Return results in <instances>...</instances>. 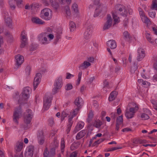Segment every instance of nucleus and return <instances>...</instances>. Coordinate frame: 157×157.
I'll list each match as a JSON object with an SVG mask.
<instances>
[{
  "label": "nucleus",
  "instance_id": "40",
  "mask_svg": "<svg viewBox=\"0 0 157 157\" xmlns=\"http://www.w3.org/2000/svg\"><path fill=\"white\" fill-rule=\"evenodd\" d=\"M115 9L116 10H126L127 9L125 7L121 4H117L115 6Z\"/></svg>",
  "mask_w": 157,
  "mask_h": 157
},
{
  "label": "nucleus",
  "instance_id": "61",
  "mask_svg": "<svg viewBox=\"0 0 157 157\" xmlns=\"http://www.w3.org/2000/svg\"><path fill=\"white\" fill-rule=\"evenodd\" d=\"M77 152L76 151H74L71 154L70 157H77Z\"/></svg>",
  "mask_w": 157,
  "mask_h": 157
},
{
  "label": "nucleus",
  "instance_id": "7",
  "mask_svg": "<svg viewBox=\"0 0 157 157\" xmlns=\"http://www.w3.org/2000/svg\"><path fill=\"white\" fill-rule=\"evenodd\" d=\"M139 14L142 22L146 25L147 27L149 28L152 23L150 19L146 16L144 10H140Z\"/></svg>",
  "mask_w": 157,
  "mask_h": 157
},
{
  "label": "nucleus",
  "instance_id": "15",
  "mask_svg": "<svg viewBox=\"0 0 157 157\" xmlns=\"http://www.w3.org/2000/svg\"><path fill=\"white\" fill-rule=\"evenodd\" d=\"M40 17L42 19L47 21L50 20L52 17V15L50 14L49 12L46 10H41Z\"/></svg>",
  "mask_w": 157,
  "mask_h": 157
},
{
  "label": "nucleus",
  "instance_id": "17",
  "mask_svg": "<svg viewBox=\"0 0 157 157\" xmlns=\"http://www.w3.org/2000/svg\"><path fill=\"white\" fill-rule=\"evenodd\" d=\"M80 109L76 108L75 109L73 110L72 112L70 113V115L68 116V122L70 126H72L73 122L72 121V119L78 113Z\"/></svg>",
  "mask_w": 157,
  "mask_h": 157
},
{
  "label": "nucleus",
  "instance_id": "8",
  "mask_svg": "<svg viewBox=\"0 0 157 157\" xmlns=\"http://www.w3.org/2000/svg\"><path fill=\"white\" fill-rule=\"evenodd\" d=\"M86 30L84 33V37L87 40L90 38L91 36L93 28L90 23H87L85 25Z\"/></svg>",
  "mask_w": 157,
  "mask_h": 157
},
{
  "label": "nucleus",
  "instance_id": "4",
  "mask_svg": "<svg viewBox=\"0 0 157 157\" xmlns=\"http://www.w3.org/2000/svg\"><path fill=\"white\" fill-rule=\"evenodd\" d=\"M129 105L131 107L129 109L127 108L125 111V116L127 119L133 118L139 109L137 104L132 103Z\"/></svg>",
  "mask_w": 157,
  "mask_h": 157
},
{
  "label": "nucleus",
  "instance_id": "45",
  "mask_svg": "<svg viewBox=\"0 0 157 157\" xmlns=\"http://www.w3.org/2000/svg\"><path fill=\"white\" fill-rule=\"evenodd\" d=\"M149 16L152 18H154L155 17L156 13L154 10H149L148 12Z\"/></svg>",
  "mask_w": 157,
  "mask_h": 157
},
{
  "label": "nucleus",
  "instance_id": "18",
  "mask_svg": "<svg viewBox=\"0 0 157 157\" xmlns=\"http://www.w3.org/2000/svg\"><path fill=\"white\" fill-rule=\"evenodd\" d=\"M41 77V75L40 73H38L36 75V76L34 78L33 82V86L34 90H35L37 87V86L40 83Z\"/></svg>",
  "mask_w": 157,
  "mask_h": 157
},
{
  "label": "nucleus",
  "instance_id": "35",
  "mask_svg": "<svg viewBox=\"0 0 157 157\" xmlns=\"http://www.w3.org/2000/svg\"><path fill=\"white\" fill-rule=\"evenodd\" d=\"M94 114L92 111H90L89 113L88 118L87 119V121L89 123L91 124L92 119L93 117Z\"/></svg>",
  "mask_w": 157,
  "mask_h": 157
},
{
  "label": "nucleus",
  "instance_id": "52",
  "mask_svg": "<svg viewBox=\"0 0 157 157\" xmlns=\"http://www.w3.org/2000/svg\"><path fill=\"white\" fill-rule=\"evenodd\" d=\"M137 68V67L136 65H134L131 67V72L132 73H134Z\"/></svg>",
  "mask_w": 157,
  "mask_h": 157
},
{
  "label": "nucleus",
  "instance_id": "63",
  "mask_svg": "<svg viewBox=\"0 0 157 157\" xmlns=\"http://www.w3.org/2000/svg\"><path fill=\"white\" fill-rule=\"evenodd\" d=\"M131 130V129L129 128H124L123 129L122 131L123 132H126L128 131H129Z\"/></svg>",
  "mask_w": 157,
  "mask_h": 157
},
{
  "label": "nucleus",
  "instance_id": "31",
  "mask_svg": "<svg viewBox=\"0 0 157 157\" xmlns=\"http://www.w3.org/2000/svg\"><path fill=\"white\" fill-rule=\"evenodd\" d=\"M87 131L85 130H82L77 134L76 138V139L79 140L83 137L86 134Z\"/></svg>",
  "mask_w": 157,
  "mask_h": 157
},
{
  "label": "nucleus",
  "instance_id": "6",
  "mask_svg": "<svg viewBox=\"0 0 157 157\" xmlns=\"http://www.w3.org/2000/svg\"><path fill=\"white\" fill-rule=\"evenodd\" d=\"M33 116V113L32 110L29 109H27L23 115V120L24 123L27 125L30 124Z\"/></svg>",
  "mask_w": 157,
  "mask_h": 157
},
{
  "label": "nucleus",
  "instance_id": "28",
  "mask_svg": "<svg viewBox=\"0 0 157 157\" xmlns=\"http://www.w3.org/2000/svg\"><path fill=\"white\" fill-rule=\"evenodd\" d=\"M32 22L37 24L43 25L45 23L44 21L38 17H33L32 19Z\"/></svg>",
  "mask_w": 157,
  "mask_h": 157
},
{
  "label": "nucleus",
  "instance_id": "39",
  "mask_svg": "<svg viewBox=\"0 0 157 157\" xmlns=\"http://www.w3.org/2000/svg\"><path fill=\"white\" fill-rule=\"evenodd\" d=\"M50 2L51 3L52 5V7L55 9H57L59 7V4L56 2L55 1L53 0H50Z\"/></svg>",
  "mask_w": 157,
  "mask_h": 157
},
{
  "label": "nucleus",
  "instance_id": "13",
  "mask_svg": "<svg viewBox=\"0 0 157 157\" xmlns=\"http://www.w3.org/2000/svg\"><path fill=\"white\" fill-rule=\"evenodd\" d=\"M15 61L16 67L18 68L23 63L24 59V56L20 54H18L15 56Z\"/></svg>",
  "mask_w": 157,
  "mask_h": 157
},
{
  "label": "nucleus",
  "instance_id": "27",
  "mask_svg": "<svg viewBox=\"0 0 157 157\" xmlns=\"http://www.w3.org/2000/svg\"><path fill=\"white\" fill-rule=\"evenodd\" d=\"M130 38V34L127 31H124L123 34L122 41H128L129 40Z\"/></svg>",
  "mask_w": 157,
  "mask_h": 157
},
{
  "label": "nucleus",
  "instance_id": "54",
  "mask_svg": "<svg viewBox=\"0 0 157 157\" xmlns=\"http://www.w3.org/2000/svg\"><path fill=\"white\" fill-rule=\"evenodd\" d=\"M60 89L59 88L57 87H55L52 89V93L53 94H55L58 91V90L59 89Z\"/></svg>",
  "mask_w": 157,
  "mask_h": 157
},
{
  "label": "nucleus",
  "instance_id": "23",
  "mask_svg": "<svg viewBox=\"0 0 157 157\" xmlns=\"http://www.w3.org/2000/svg\"><path fill=\"white\" fill-rule=\"evenodd\" d=\"M5 13H3V15L4 17L5 22L6 25L8 27L11 28L12 27V22L11 19L9 17H6L4 14Z\"/></svg>",
  "mask_w": 157,
  "mask_h": 157
},
{
  "label": "nucleus",
  "instance_id": "58",
  "mask_svg": "<svg viewBox=\"0 0 157 157\" xmlns=\"http://www.w3.org/2000/svg\"><path fill=\"white\" fill-rule=\"evenodd\" d=\"M48 122L50 125H52L54 124V119L51 118L48 120Z\"/></svg>",
  "mask_w": 157,
  "mask_h": 157
},
{
  "label": "nucleus",
  "instance_id": "41",
  "mask_svg": "<svg viewBox=\"0 0 157 157\" xmlns=\"http://www.w3.org/2000/svg\"><path fill=\"white\" fill-rule=\"evenodd\" d=\"M68 111L67 110H65V111H63L62 112V114H61V121H63L64 120L65 117H66L67 116V115H68Z\"/></svg>",
  "mask_w": 157,
  "mask_h": 157
},
{
  "label": "nucleus",
  "instance_id": "59",
  "mask_svg": "<svg viewBox=\"0 0 157 157\" xmlns=\"http://www.w3.org/2000/svg\"><path fill=\"white\" fill-rule=\"evenodd\" d=\"M72 8L73 10H77L78 9V5L75 3H74L72 6Z\"/></svg>",
  "mask_w": 157,
  "mask_h": 157
},
{
  "label": "nucleus",
  "instance_id": "44",
  "mask_svg": "<svg viewBox=\"0 0 157 157\" xmlns=\"http://www.w3.org/2000/svg\"><path fill=\"white\" fill-rule=\"evenodd\" d=\"M82 71H80L79 72L78 75V78L77 80V81L76 82V84L77 85H78L80 83V81L81 79L82 75Z\"/></svg>",
  "mask_w": 157,
  "mask_h": 157
},
{
  "label": "nucleus",
  "instance_id": "34",
  "mask_svg": "<svg viewBox=\"0 0 157 157\" xmlns=\"http://www.w3.org/2000/svg\"><path fill=\"white\" fill-rule=\"evenodd\" d=\"M102 124V122L99 120L95 121L93 124L94 126L97 128H100Z\"/></svg>",
  "mask_w": 157,
  "mask_h": 157
},
{
  "label": "nucleus",
  "instance_id": "46",
  "mask_svg": "<svg viewBox=\"0 0 157 157\" xmlns=\"http://www.w3.org/2000/svg\"><path fill=\"white\" fill-rule=\"evenodd\" d=\"M151 25V27L154 33L157 35V27H156V25L154 23H152Z\"/></svg>",
  "mask_w": 157,
  "mask_h": 157
},
{
  "label": "nucleus",
  "instance_id": "12",
  "mask_svg": "<svg viewBox=\"0 0 157 157\" xmlns=\"http://www.w3.org/2000/svg\"><path fill=\"white\" fill-rule=\"evenodd\" d=\"M63 13L67 18L74 17L77 16L78 14V10H63Z\"/></svg>",
  "mask_w": 157,
  "mask_h": 157
},
{
  "label": "nucleus",
  "instance_id": "11",
  "mask_svg": "<svg viewBox=\"0 0 157 157\" xmlns=\"http://www.w3.org/2000/svg\"><path fill=\"white\" fill-rule=\"evenodd\" d=\"M113 19L110 14H108L107 16L106 21L103 27L104 30L108 29L111 27L112 25Z\"/></svg>",
  "mask_w": 157,
  "mask_h": 157
},
{
  "label": "nucleus",
  "instance_id": "53",
  "mask_svg": "<svg viewBox=\"0 0 157 157\" xmlns=\"http://www.w3.org/2000/svg\"><path fill=\"white\" fill-rule=\"evenodd\" d=\"M98 8H97L95 10H97V9H106V7L105 6H104L103 5H102L101 4H99V6H98Z\"/></svg>",
  "mask_w": 157,
  "mask_h": 157
},
{
  "label": "nucleus",
  "instance_id": "25",
  "mask_svg": "<svg viewBox=\"0 0 157 157\" xmlns=\"http://www.w3.org/2000/svg\"><path fill=\"white\" fill-rule=\"evenodd\" d=\"M23 143L22 141H18L16 144L15 149L17 152L21 151L23 148Z\"/></svg>",
  "mask_w": 157,
  "mask_h": 157
},
{
  "label": "nucleus",
  "instance_id": "16",
  "mask_svg": "<svg viewBox=\"0 0 157 157\" xmlns=\"http://www.w3.org/2000/svg\"><path fill=\"white\" fill-rule=\"evenodd\" d=\"M145 56V52L144 50L141 48H139L137 50V60L140 61L142 60Z\"/></svg>",
  "mask_w": 157,
  "mask_h": 157
},
{
  "label": "nucleus",
  "instance_id": "42",
  "mask_svg": "<svg viewBox=\"0 0 157 157\" xmlns=\"http://www.w3.org/2000/svg\"><path fill=\"white\" fill-rule=\"evenodd\" d=\"M65 147V142L64 139L63 138H62L61 142V152L62 153L64 151V148Z\"/></svg>",
  "mask_w": 157,
  "mask_h": 157
},
{
  "label": "nucleus",
  "instance_id": "49",
  "mask_svg": "<svg viewBox=\"0 0 157 157\" xmlns=\"http://www.w3.org/2000/svg\"><path fill=\"white\" fill-rule=\"evenodd\" d=\"M105 139L104 138H101L99 140L95 141L94 142V143L93 144V145L94 146H95L97 144H100L101 143L103 142Z\"/></svg>",
  "mask_w": 157,
  "mask_h": 157
},
{
  "label": "nucleus",
  "instance_id": "55",
  "mask_svg": "<svg viewBox=\"0 0 157 157\" xmlns=\"http://www.w3.org/2000/svg\"><path fill=\"white\" fill-rule=\"evenodd\" d=\"M87 60L90 63H94V59L93 57H90L87 58Z\"/></svg>",
  "mask_w": 157,
  "mask_h": 157
},
{
  "label": "nucleus",
  "instance_id": "20",
  "mask_svg": "<svg viewBox=\"0 0 157 157\" xmlns=\"http://www.w3.org/2000/svg\"><path fill=\"white\" fill-rule=\"evenodd\" d=\"M112 14L113 19L114 23L113 24V26H114L115 25L118 24L120 22V19L119 16V13L118 12H113Z\"/></svg>",
  "mask_w": 157,
  "mask_h": 157
},
{
  "label": "nucleus",
  "instance_id": "19",
  "mask_svg": "<svg viewBox=\"0 0 157 157\" xmlns=\"http://www.w3.org/2000/svg\"><path fill=\"white\" fill-rule=\"evenodd\" d=\"M37 140L38 143L40 145H42L44 143L45 141V137L42 131L38 132L37 133Z\"/></svg>",
  "mask_w": 157,
  "mask_h": 157
},
{
  "label": "nucleus",
  "instance_id": "37",
  "mask_svg": "<svg viewBox=\"0 0 157 157\" xmlns=\"http://www.w3.org/2000/svg\"><path fill=\"white\" fill-rule=\"evenodd\" d=\"M146 37L147 40L150 43H153L154 41L152 39L150 33H146Z\"/></svg>",
  "mask_w": 157,
  "mask_h": 157
},
{
  "label": "nucleus",
  "instance_id": "36",
  "mask_svg": "<svg viewBox=\"0 0 157 157\" xmlns=\"http://www.w3.org/2000/svg\"><path fill=\"white\" fill-rule=\"evenodd\" d=\"M42 9L41 8V5H39L38 3H33L31 5V9L34 10L35 9Z\"/></svg>",
  "mask_w": 157,
  "mask_h": 157
},
{
  "label": "nucleus",
  "instance_id": "2",
  "mask_svg": "<svg viewBox=\"0 0 157 157\" xmlns=\"http://www.w3.org/2000/svg\"><path fill=\"white\" fill-rule=\"evenodd\" d=\"M52 32V30L48 28L46 29V32L42 33L39 35L37 39L40 43L42 45L49 44L54 38V35Z\"/></svg>",
  "mask_w": 157,
  "mask_h": 157
},
{
  "label": "nucleus",
  "instance_id": "48",
  "mask_svg": "<svg viewBox=\"0 0 157 157\" xmlns=\"http://www.w3.org/2000/svg\"><path fill=\"white\" fill-rule=\"evenodd\" d=\"M151 8L153 9L157 10V1L156 0H153Z\"/></svg>",
  "mask_w": 157,
  "mask_h": 157
},
{
  "label": "nucleus",
  "instance_id": "60",
  "mask_svg": "<svg viewBox=\"0 0 157 157\" xmlns=\"http://www.w3.org/2000/svg\"><path fill=\"white\" fill-rule=\"evenodd\" d=\"M103 83L104 88L107 87L109 84V82L107 80H105L103 82Z\"/></svg>",
  "mask_w": 157,
  "mask_h": 157
},
{
  "label": "nucleus",
  "instance_id": "29",
  "mask_svg": "<svg viewBox=\"0 0 157 157\" xmlns=\"http://www.w3.org/2000/svg\"><path fill=\"white\" fill-rule=\"evenodd\" d=\"M108 46L111 49H113L116 48L117 44L115 40H110L107 42Z\"/></svg>",
  "mask_w": 157,
  "mask_h": 157
},
{
  "label": "nucleus",
  "instance_id": "10",
  "mask_svg": "<svg viewBox=\"0 0 157 157\" xmlns=\"http://www.w3.org/2000/svg\"><path fill=\"white\" fill-rule=\"evenodd\" d=\"M22 0H10L9 4L11 9H15V3H16L17 6L19 8H21L23 7L22 4Z\"/></svg>",
  "mask_w": 157,
  "mask_h": 157
},
{
  "label": "nucleus",
  "instance_id": "1",
  "mask_svg": "<svg viewBox=\"0 0 157 157\" xmlns=\"http://www.w3.org/2000/svg\"><path fill=\"white\" fill-rule=\"evenodd\" d=\"M30 88L26 87L23 89V91L20 96V98L18 101V103L20 104L19 107L15 108L13 113V120L16 123H18V120L22 116V110L21 105L24 103H26L27 100L29 97Z\"/></svg>",
  "mask_w": 157,
  "mask_h": 157
},
{
  "label": "nucleus",
  "instance_id": "30",
  "mask_svg": "<svg viewBox=\"0 0 157 157\" xmlns=\"http://www.w3.org/2000/svg\"><path fill=\"white\" fill-rule=\"evenodd\" d=\"M84 123L82 121L79 122L75 126V131L76 132L82 129L84 125Z\"/></svg>",
  "mask_w": 157,
  "mask_h": 157
},
{
  "label": "nucleus",
  "instance_id": "9",
  "mask_svg": "<svg viewBox=\"0 0 157 157\" xmlns=\"http://www.w3.org/2000/svg\"><path fill=\"white\" fill-rule=\"evenodd\" d=\"M21 44L20 47L24 48L28 44V38L26 32L24 30L22 31L21 35Z\"/></svg>",
  "mask_w": 157,
  "mask_h": 157
},
{
  "label": "nucleus",
  "instance_id": "50",
  "mask_svg": "<svg viewBox=\"0 0 157 157\" xmlns=\"http://www.w3.org/2000/svg\"><path fill=\"white\" fill-rule=\"evenodd\" d=\"M73 88V86L71 83L67 84L65 86V89L66 90H68L72 89Z\"/></svg>",
  "mask_w": 157,
  "mask_h": 157
},
{
  "label": "nucleus",
  "instance_id": "14",
  "mask_svg": "<svg viewBox=\"0 0 157 157\" xmlns=\"http://www.w3.org/2000/svg\"><path fill=\"white\" fill-rule=\"evenodd\" d=\"M34 150V147L30 145L27 147L25 152V157H32Z\"/></svg>",
  "mask_w": 157,
  "mask_h": 157
},
{
  "label": "nucleus",
  "instance_id": "26",
  "mask_svg": "<svg viewBox=\"0 0 157 157\" xmlns=\"http://www.w3.org/2000/svg\"><path fill=\"white\" fill-rule=\"evenodd\" d=\"M106 14L105 12L103 10H95L93 15L94 17H103Z\"/></svg>",
  "mask_w": 157,
  "mask_h": 157
},
{
  "label": "nucleus",
  "instance_id": "64",
  "mask_svg": "<svg viewBox=\"0 0 157 157\" xmlns=\"http://www.w3.org/2000/svg\"><path fill=\"white\" fill-rule=\"evenodd\" d=\"M153 80L155 82H157V74H156L153 76Z\"/></svg>",
  "mask_w": 157,
  "mask_h": 157
},
{
  "label": "nucleus",
  "instance_id": "43",
  "mask_svg": "<svg viewBox=\"0 0 157 157\" xmlns=\"http://www.w3.org/2000/svg\"><path fill=\"white\" fill-rule=\"evenodd\" d=\"M123 121V115H121L118 117L117 120V124H121L122 123Z\"/></svg>",
  "mask_w": 157,
  "mask_h": 157
},
{
  "label": "nucleus",
  "instance_id": "33",
  "mask_svg": "<svg viewBox=\"0 0 157 157\" xmlns=\"http://www.w3.org/2000/svg\"><path fill=\"white\" fill-rule=\"evenodd\" d=\"M117 93L116 91L112 92L110 94L109 97V101H113L116 97Z\"/></svg>",
  "mask_w": 157,
  "mask_h": 157
},
{
  "label": "nucleus",
  "instance_id": "22",
  "mask_svg": "<svg viewBox=\"0 0 157 157\" xmlns=\"http://www.w3.org/2000/svg\"><path fill=\"white\" fill-rule=\"evenodd\" d=\"M63 84L62 78L61 77H60L55 80L54 86L55 87H57L60 89L62 87Z\"/></svg>",
  "mask_w": 157,
  "mask_h": 157
},
{
  "label": "nucleus",
  "instance_id": "3",
  "mask_svg": "<svg viewBox=\"0 0 157 157\" xmlns=\"http://www.w3.org/2000/svg\"><path fill=\"white\" fill-rule=\"evenodd\" d=\"M59 146V141L56 138H54L53 142L51 144V148L49 151L46 148L44 152V157H54L56 154V149Z\"/></svg>",
  "mask_w": 157,
  "mask_h": 157
},
{
  "label": "nucleus",
  "instance_id": "51",
  "mask_svg": "<svg viewBox=\"0 0 157 157\" xmlns=\"http://www.w3.org/2000/svg\"><path fill=\"white\" fill-rule=\"evenodd\" d=\"M128 10H119V13H120L121 14H122V13H123V14H122V15L123 16H127L128 15Z\"/></svg>",
  "mask_w": 157,
  "mask_h": 157
},
{
  "label": "nucleus",
  "instance_id": "62",
  "mask_svg": "<svg viewBox=\"0 0 157 157\" xmlns=\"http://www.w3.org/2000/svg\"><path fill=\"white\" fill-rule=\"evenodd\" d=\"M149 84H150V83L147 81H143V82H142V84L143 86H147L148 85H149Z\"/></svg>",
  "mask_w": 157,
  "mask_h": 157
},
{
  "label": "nucleus",
  "instance_id": "47",
  "mask_svg": "<svg viewBox=\"0 0 157 157\" xmlns=\"http://www.w3.org/2000/svg\"><path fill=\"white\" fill-rule=\"evenodd\" d=\"M140 117L143 120H147L149 118V116L147 114L144 113H141Z\"/></svg>",
  "mask_w": 157,
  "mask_h": 157
},
{
  "label": "nucleus",
  "instance_id": "38",
  "mask_svg": "<svg viewBox=\"0 0 157 157\" xmlns=\"http://www.w3.org/2000/svg\"><path fill=\"white\" fill-rule=\"evenodd\" d=\"M70 29L71 31H73L75 30L76 28V25L75 22L73 21H71L70 22Z\"/></svg>",
  "mask_w": 157,
  "mask_h": 157
},
{
  "label": "nucleus",
  "instance_id": "57",
  "mask_svg": "<svg viewBox=\"0 0 157 157\" xmlns=\"http://www.w3.org/2000/svg\"><path fill=\"white\" fill-rule=\"evenodd\" d=\"M121 148V147H112L109 150V151H113L114 150H118V149H120Z\"/></svg>",
  "mask_w": 157,
  "mask_h": 157
},
{
  "label": "nucleus",
  "instance_id": "5",
  "mask_svg": "<svg viewBox=\"0 0 157 157\" xmlns=\"http://www.w3.org/2000/svg\"><path fill=\"white\" fill-rule=\"evenodd\" d=\"M52 96L50 94H46L44 98L43 109L44 111L48 109L51 105Z\"/></svg>",
  "mask_w": 157,
  "mask_h": 157
},
{
  "label": "nucleus",
  "instance_id": "56",
  "mask_svg": "<svg viewBox=\"0 0 157 157\" xmlns=\"http://www.w3.org/2000/svg\"><path fill=\"white\" fill-rule=\"evenodd\" d=\"M74 76V75L67 73V76L66 77V78L67 79H69L73 77Z\"/></svg>",
  "mask_w": 157,
  "mask_h": 157
},
{
  "label": "nucleus",
  "instance_id": "32",
  "mask_svg": "<svg viewBox=\"0 0 157 157\" xmlns=\"http://www.w3.org/2000/svg\"><path fill=\"white\" fill-rule=\"evenodd\" d=\"M154 69L157 72V56H154L152 60Z\"/></svg>",
  "mask_w": 157,
  "mask_h": 157
},
{
  "label": "nucleus",
  "instance_id": "21",
  "mask_svg": "<svg viewBox=\"0 0 157 157\" xmlns=\"http://www.w3.org/2000/svg\"><path fill=\"white\" fill-rule=\"evenodd\" d=\"M74 104L78 108L80 109L82 107L83 104V101L82 99L80 97L76 98Z\"/></svg>",
  "mask_w": 157,
  "mask_h": 157
},
{
  "label": "nucleus",
  "instance_id": "24",
  "mask_svg": "<svg viewBox=\"0 0 157 157\" xmlns=\"http://www.w3.org/2000/svg\"><path fill=\"white\" fill-rule=\"evenodd\" d=\"M91 63L88 61H84L83 63L79 65L78 68L80 70H84L91 65Z\"/></svg>",
  "mask_w": 157,
  "mask_h": 157
}]
</instances>
